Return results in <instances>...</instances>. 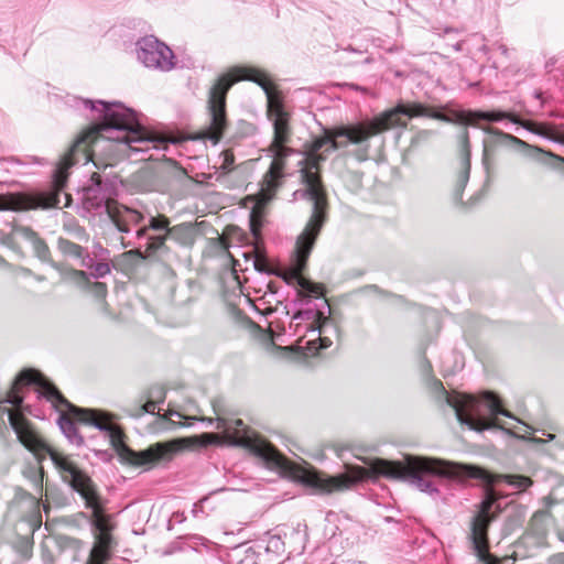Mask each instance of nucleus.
<instances>
[{"label":"nucleus","mask_w":564,"mask_h":564,"mask_svg":"<svg viewBox=\"0 0 564 564\" xmlns=\"http://www.w3.org/2000/svg\"><path fill=\"white\" fill-rule=\"evenodd\" d=\"M216 429L219 434L205 433L202 438L205 444L228 443L243 446L260 457L273 470L290 476L302 485L313 489L315 494L329 495L351 489L355 485L367 479L384 477L392 480H406L423 492L437 494L434 476H446L456 479L477 478L488 485L487 496L479 506L478 512L473 517L468 538L474 553L481 562L489 563L491 555L488 544V527L496 518L492 507L497 500L494 486L505 481L511 487L522 491L532 485L529 477L522 475L495 476L486 470L464 464L446 462L436 458H426L406 455L403 460H388L383 458H362L368 467L345 464V471L328 476L318 471L307 463L297 464L264 440L258 437L240 419L217 416Z\"/></svg>","instance_id":"1"},{"label":"nucleus","mask_w":564,"mask_h":564,"mask_svg":"<svg viewBox=\"0 0 564 564\" xmlns=\"http://www.w3.org/2000/svg\"><path fill=\"white\" fill-rule=\"evenodd\" d=\"M78 102L94 113V123L75 141L69 152L61 160L53 175L52 193L8 194L0 196V210H28L56 207L61 203V192L67 180V170L79 162L93 161L95 155H104L112 165L113 161L130 158L132 154L161 150L167 141L149 130L139 120L138 113L121 102L79 99Z\"/></svg>","instance_id":"2"},{"label":"nucleus","mask_w":564,"mask_h":564,"mask_svg":"<svg viewBox=\"0 0 564 564\" xmlns=\"http://www.w3.org/2000/svg\"><path fill=\"white\" fill-rule=\"evenodd\" d=\"M238 80L257 83L267 96V116L273 127V139L268 149L273 159L261 186V200L267 202L280 186L285 160L294 150L288 145L292 137L291 113L285 109L281 94L273 90L262 70L252 66H236L216 80L209 90L208 121L200 131V138L210 140L214 144L223 138L227 128L226 96Z\"/></svg>","instance_id":"3"},{"label":"nucleus","mask_w":564,"mask_h":564,"mask_svg":"<svg viewBox=\"0 0 564 564\" xmlns=\"http://www.w3.org/2000/svg\"><path fill=\"white\" fill-rule=\"evenodd\" d=\"M34 384L39 397L45 398L61 412L58 425L64 435L74 444H82L83 438L77 433L75 421L85 423L105 432L109 437L120 460L135 467H152L160 463L170 462L175 452L174 443H155L144 451L135 452L123 442L122 431L111 422L110 416L105 412L77 408L69 403L62 393L39 371L24 370L17 378L12 389L8 393L7 402L20 406L22 397L19 394L20 387Z\"/></svg>","instance_id":"4"},{"label":"nucleus","mask_w":564,"mask_h":564,"mask_svg":"<svg viewBox=\"0 0 564 564\" xmlns=\"http://www.w3.org/2000/svg\"><path fill=\"white\" fill-rule=\"evenodd\" d=\"M8 414L9 422L19 441L41 462L50 456L62 480L77 491L85 506L93 511L94 544L86 564H108L116 541L111 534L113 524L101 510L100 499L89 476L68 456L51 446L34 431L30 422L20 413L0 408V416Z\"/></svg>","instance_id":"5"},{"label":"nucleus","mask_w":564,"mask_h":564,"mask_svg":"<svg viewBox=\"0 0 564 564\" xmlns=\"http://www.w3.org/2000/svg\"><path fill=\"white\" fill-rule=\"evenodd\" d=\"M430 116L447 122H457L479 127L478 121L497 122L502 119H509L511 122L521 124L524 129L542 137L555 139L553 128L549 124H538L532 121H522L516 115L506 111H474L457 110L453 113V119L441 113H429V109L420 104L399 105L393 109L387 110L370 120L360 121L354 124L343 126L335 129H327L323 138L316 142L315 150L327 147V150H337L346 148L349 144H364L371 137L395 127L405 128L408 122L404 117Z\"/></svg>","instance_id":"6"},{"label":"nucleus","mask_w":564,"mask_h":564,"mask_svg":"<svg viewBox=\"0 0 564 564\" xmlns=\"http://www.w3.org/2000/svg\"><path fill=\"white\" fill-rule=\"evenodd\" d=\"M322 138L323 135L315 139L311 145L306 158V165L301 169L304 188L295 193V195L300 194L301 197L312 203V214L296 239L291 267L292 276L296 280L300 288L299 294L308 299H318L324 293L321 284L313 283L302 276L315 240L326 220L327 199L317 170L319 162L326 159L325 153H329L333 150H327L326 145L319 150L314 149L316 142Z\"/></svg>","instance_id":"7"},{"label":"nucleus","mask_w":564,"mask_h":564,"mask_svg":"<svg viewBox=\"0 0 564 564\" xmlns=\"http://www.w3.org/2000/svg\"><path fill=\"white\" fill-rule=\"evenodd\" d=\"M434 384L442 391L447 404L454 409L460 424L470 430L481 432L502 427L498 422V415L512 417V414L502 409L500 400L491 392H485L481 399H476L468 394H449L441 381H435Z\"/></svg>","instance_id":"8"},{"label":"nucleus","mask_w":564,"mask_h":564,"mask_svg":"<svg viewBox=\"0 0 564 564\" xmlns=\"http://www.w3.org/2000/svg\"><path fill=\"white\" fill-rule=\"evenodd\" d=\"M137 57L148 68L169 72L175 67L172 50L152 35L137 42Z\"/></svg>","instance_id":"9"},{"label":"nucleus","mask_w":564,"mask_h":564,"mask_svg":"<svg viewBox=\"0 0 564 564\" xmlns=\"http://www.w3.org/2000/svg\"><path fill=\"white\" fill-rule=\"evenodd\" d=\"M108 218L119 231L130 232L134 226L139 225L144 219V216L139 210L116 200Z\"/></svg>","instance_id":"10"},{"label":"nucleus","mask_w":564,"mask_h":564,"mask_svg":"<svg viewBox=\"0 0 564 564\" xmlns=\"http://www.w3.org/2000/svg\"><path fill=\"white\" fill-rule=\"evenodd\" d=\"M115 202V199L101 195L99 187H90L85 193L83 206L94 215H106L108 217Z\"/></svg>","instance_id":"11"},{"label":"nucleus","mask_w":564,"mask_h":564,"mask_svg":"<svg viewBox=\"0 0 564 564\" xmlns=\"http://www.w3.org/2000/svg\"><path fill=\"white\" fill-rule=\"evenodd\" d=\"M481 129L486 133L498 135L502 140L510 142L511 144H514V145H517L519 148L528 149L529 150V154L532 155V156L539 158L542 154H547L553 160H556V161L561 162V164L564 165V159H562L560 156H556V155H553L551 153H545L540 148L532 147V145L528 144L527 142L522 141L521 139L512 135V134L506 133V132H503V131H501V130H499L497 128H492V127H481Z\"/></svg>","instance_id":"12"},{"label":"nucleus","mask_w":564,"mask_h":564,"mask_svg":"<svg viewBox=\"0 0 564 564\" xmlns=\"http://www.w3.org/2000/svg\"><path fill=\"white\" fill-rule=\"evenodd\" d=\"M462 151H463V160H462V171L457 176L456 185H455V196L456 198L462 197V193L465 189L467 182L469 180V135L465 130L462 135Z\"/></svg>","instance_id":"13"},{"label":"nucleus","mask_w":564,"mask_h":564,"mask_svg":"<svg viewBox=\"0 0 564 564\" xmlns=\"http://www.w3.org/2000/svg\"><path fill=\"white\" fill-rule=\"evenodd\" d=\"M57 247L65 257L78 260L80 267H93V258L82 246L70 240L59 238Z\"/></svg>","instance_id":"14"},{"label":"nucleus","mask_w":564,"mask_h":564,"mask_svg":"<svg viewBox=\"0 0 564 564\" xmlns=\"http://www.w3.org/2000/svg\"><path fill=\"white\" fill-rule=\"evenodd\" d=\"M51 265L59 272L63 282L73 283L79 288H87L89 284L88 275L84 271L68 269L63 264L56 263L54 261L51 262Z\"/></svg>","instance_id":"15"},{"label":"nucleus","mask_w":564,"mask_h":564,"mask_svg":"<svg viewBox=\"0 0 564 564\" xmlns=\"http://www.w3.org/2000/svg\"><path fill=\"white\" fill-rule=\"evenodd\" d=\"M166 236H170V239L178 245L191 246L194 243L195 230L192 224H178L170 227V230L166 231Z\"/></svg>","instance_id":"16"},{"label":"nucleus","mask_w":564,"mask_h":564,"mask_svg":"<svg viewBox=\"0 0 564 564\" xmlns=\"http://www.w3.org/2000/svg\"><path fill=\"white\" fill-rule=\"evenodd\" d=\"M235 564H263L261 546H239L234 551Z\"/></svg>","instance_id":"17"},{"label":"nucleus","mask_w":564,"mask_h":564,"mask_svg":"<svg viewBox=\"0 0 564 564\" xmlns=\"http://www.w3.org/2000/svg\"><path fill=\"white\" fill-rule=\"evenodd\" d=\"M150 230L155 232H166L170 230V219L165 215L151 216L148 225L135 231L137 238H144Z\"/></svg>","instance_id":"18"},{"label":"nucleus","mask_w":564,"mask_h":564,"mask_svg":"<svg viewBox=\"0 0 564 564\" xmlns=\"http://www.w3.org/2000/svg\"><path fill=\"white\" fill-rule=\"evenodd\" d=\"M36 237L37 235L29 227L15 225L12 227V230L9 235H3L1 237V240L4 245L14 247L18 240H28L31 242Z\"/></svg>","instance_id":"19"},{"label":"nucleus","mask_w":564,"mask_h":564,"mask_svg":"<svg viewBox=\"0 0 564 564\" xmlns=\"http://www.w3.org/2000/svg\"><path fill=\"white\" fill-rule=\"evenodd\" d=\"M144 238L147 239L145 251L152 254L164 249L165 242L170 239V236H166V232H156L154 235L148 234Z\"/></svg>","instance_id":"20"},{"label":"nucleus","mask_w":564,"mask_h":564,"mask_svg":"<svg viewBox=\"0 0 564 564\" xmlns=\"http://www.w3.org/2000/svg\"><path fill=\"white\" fill-rule=\"evenodd\" d=\"M33 250L36 254V257L41 261H48L50 258V249L46 246V243L39 237H36L34 240L31 241Z\"/></svg>","instance_id":"21"},{"label":"nucleus","mask_w":564,"mask_h":564,"mask_svg":"<svg viewBox=\"0 0 564 564\" xmlns=\"http://www.w3.org/2000/svg\"><path fill=\"white\" fill-rule=\"evenodd\" d=\"M220 162L218 169L223 174H227L234 170L235 156L231 151H224L220 156Z\"/></svg>","instance_id":"22"},{"label":"nucleus","mask_w":564,"mask_h":564,"mask_svg":"<svg viewBox=\"0 0 564 564\" xmlns=\"http://www.w3.org/2000/svg\"><path fill=\"white\" fill-rule=\"evenodd\" d=\"M89 268L93 269L91 275L94 278H102L110 272V267L107 262H98V263L93 262V267H89Z\"/></svg>","instance_id":"23"},{"label":"nucleus","mask_w":564,"mask_h":564,"mask_svg":"<svg viewBox=\"0 0 564 564\" xmlns=\"http://www.w3.org/2000/svg\"><path fill=\"white\" fill-rule=\"evenodd\" d=\"M87 288L90 289V292L97 297V299H104L107 294V288L105 283L101 282H94L87 285Z\"/></svg>","instance_id":"24"},{"label":"nucleus","mask_w":564,"mask_h":564,"mask_svg":"<svg viewBox=\"0 0 564 564\" xmlns=\"http://www.w3.org/2000/svg\"><path fill=\"white\" fill-rule=\"evenodd\" d=\"M511 419H513V421H517L519 424H522V425H523V432H524V433L516 432V431H512V429H506V427H503V426H502L501 429H502V430H505V431H507V432H508V433H510V434H513L514 436H518V437H521V438H529V436L527 435V433H528L529 431H531V427H530L529 425H527V424H523L521 421L517 420V417H514L513 415H512V417H511Z\"/></svg>","instance_id":"25"},{"label":"nucleus","mask_w":564,"mask_h":564,"mask_svg":"<svg viewBox=\"0 0 564 564\" xmlns=\"http://www.w3.org/2000/svg\"><path fill=\"white\" fill-rule=\"evenodd\" d=\"M156 408V402L154 401H148L145 404H143L139 410L138 413H135V416L143 415L144 413H154Z\"/></svg>","instance_id":"26"},{"label":"nucleus","mask_w":564,"mask_h":564,"mask_svg":"<svg viewBox=\"0 0 564 564\" xmlns=\"http://www.w3.org/2000/svg\"><path fill=\"white\" fill-rule=\"evenodd\" d=\"M250 227H251L253 235L257 237L260 231V221L254 212H252L250 215Z\"/></svg>","instance_id":"27"},{"label":"nucleus","mask_w":564,"mask_h":564,"mask_svg":"<svg viewBox=\"0 0 564 564\" xmlns=\"http://www.w3.org/2000/svg\"><path fill=\"white\" fill-rule=\"evenodd\" d=\"M33 481H34V486H35L36 490L39 491V494H41L42 492L43 474L39 473L37 475H35Z\"/></svg>","instance_id":"28"},{"label":"nucleus","mask_w":564,"mask_h":564,"mask_svg":"<svg viewBox=\"0 0 564 564\" xmlns=\"http://www.w3.org/2000/svg\"><path fill=\"white\" fill-rule=\"evenodd\" d=\"M321 343L323 348H327L332 345V340L326 337L321 338Z\"/></svg>","instance_id":"29"},{"label":"nucleus","mask_w":564,"mask_h":564,"mask_svg":"<svg viewBox=\"0 0 564 564\" xmlns=\"http://www.w3.org/2000/svg\"><path fill=\"white\" fill-rule=\"evenodd\" d=\"M558 539L564 542V528L557 532Z\"/></svg>","instance_id":"30"},{"label":"nucleus","mask_w":564,"mask_h":564,"mask_svg":"<svg viewBox=\"0 0 564 564\" xmlns=\"http://www.w3.org/2000/svg\"><path fill=\"white\" fill-rule=\"evenodd\" d=\"M532 442L536 443V444H542L544 441L542 438H538V437H532L530 438Z\"/></svg>","instance_id":"31"},{"label":"nucleus","mask_w":564,"mask_h":564,"mask_svg":"<svg viewBox=\"0 0 564 564\" xmlns=\"http://www.w3.org/2000/svg\"><path fill=\"white\" fill-rule=\"evenodd\" d=\"M327 323V319L324 321V324L319 327V333L322 334L324 332L325 325Z\"/></svg>","instance_id":"32"},{"label":"nucleus","mask_w":564,"mask_h":564,"mask_svg":"<svg viewBox=\"0 0 564 564\" xmlns=\"http://www.w3.org/2000/svg\"><path fill=\"white\" fill-rule=\"evenodd\" d=\"M170 415H176L178 417H183V415L178 412H170Z\"/></svg>","instance_id":"33"},{"label":"nucleus","mask_w":564,"mask_h":564,"mask_svg":"<svg viewBox=\"0 0 564 564\" xmlns=\"http://www.w3.org/2000/svg\"><path fill=\"white\" fill-rule=\"evenodd\" d=\"M202 421H206V422H208V424H213V419H205V417H203Z\"/></svg>","instance_id":"34"},{"label":"nucleus","mask_w":564,"mask_h":564,"mask_svg":"<svg viewBox=\"0 0 564 564\" xmlns=\"http://www.w3.org/2000/svg\"><path fill=\"white\" fill-rule=\"evenodd\" d=\"M554 437H555V435H554V434H547V440H549V441L553 440Z\"/></svg>","instance_id":"35"},{"label":"nucleus","mask_w":564,"mask_h":564,"mask_svg":"<svg viewBox=\"0 0 564 564\" xmlns=\"http://www.w3.org/2000/svg\"><path fill=\"white\" fill-rule=\"evenodd\" d=\"M301 315H302V313L300 312V313L295 314L293 318H294V319L300 318V317H301Z\"/></svg>","instance_id":"36"},{"label":"nucleus","mask_w":564,"mask_h":564,"mask_svg":"<svg viewBox=\"0 0 564 564\" xmlns=\"http://www.w3.org/2000/svg\"><path fill=\"white\" fill-rule=\"evenodd\" d=\"M364 151H365V154H364L362 156H360L361 159H365V158H366V152L368 151V147H366V148L364 149Z\"/></svg>","instance_id":"37"},{"label":"nucleus","mask_w":564,"mask_h":564,"mask_svg":"<svg viewBox=\"0 0 564 564\" xmlns=\"http://www.w3.org/2000/svg\"><path fill=\"white\" fill-rule=\"evenodd\" d=\"M180 425H191L192 423H187V422H178Z\"/></svg>","instance_id":"38"},{"label":"nucleus","mask_w":564,"mask_h":564,"mask_svg":"<svg viewBox=\"0 0 564 564\" xmlns=\"http://www.w3.org/2000/svg\"><path fill=\"white\" fill-rule=\"evenodd\" d=\"M36 280H37V281H43V280H44V278L39 275V276H36Z\"/></svg>","instance_id":"39"},{"label":"nucleus","mask_w":564,"mask_h":564,"mask_svg":"<svg viewBox=\"0 0 564 564\" xmlns=\"http://www.w3.org/2000/svg\"><path fill=\"white\" fill-rule=\"evenodd\" d=\"M271 543L278 544L279 540H272Z\"/></svg>","instance_id":"40"},{"label":"nucleus","mask_w":564,"mask_h":564,"mask_svg":"<svg viewBox=\"0 0 564 564\" xmlns=\"http://www.w3.org/2000/svg\"><path fill=\"white\" fill-rule=\"evenodd\" d=\"M351 564H362L361 562H352Z\"/></svg>","instance_id":"41"},{"label":"nucleus","mask_w":564,"mask_h":564,"mask_svg":"<svg viewBox=\"0 0 564 564\" xmlns=\"http://www.w3.org/2000/svg\"><path fill=\"white\" fill-rule=\"evenodd\" d=\"M564 142V140H562Z\"/></svg>","instance_id":"42"}]
</instances>
